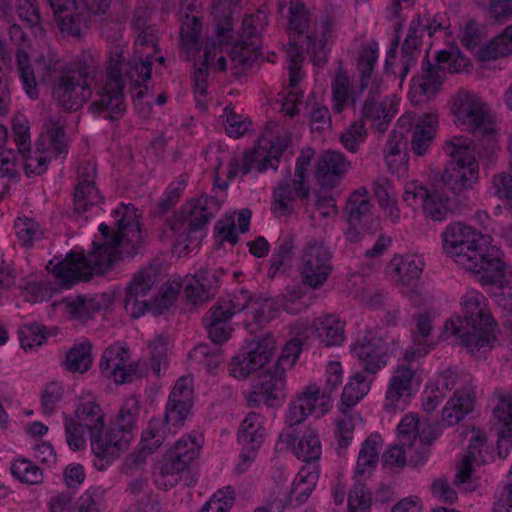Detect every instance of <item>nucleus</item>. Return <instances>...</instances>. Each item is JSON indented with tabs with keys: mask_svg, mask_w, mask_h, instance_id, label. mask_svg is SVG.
Listing matches in <instances>:
<instances>
[{
	"mask_svg": "<svg viewBox=\"0 0 512 512\" xmlns=\"http://www.w3.org/2000/svg\"><path fill=\"white\" fill-rule=\"evenodd\" d=\"M252 300L248 290L239 289L220 298L211 308L214 314L231 319L235 314L250 309Z\"/></svg>",
	"mask_w": 512,
	"mask_h": 512,
	"instance_id": "48",
	"label": "nucleus"
},
{
	"mask_svg": "<svg viewBox=\"0 0 512 512\" xmlns=\"http://www.w3.org/2000/svg\"><path fill=\"white\" fill-rule=\"evenodd\" d=\"M363 91L360 90V84L357 87L353 86L347 73L340 69L331 82L333 112L340 114L346 108L354 107Z\"/></svg>",
	"mask_w": 512,
	"mask_h": 512,
	"instance_id": "31",
	"label": "nucleus"
},
{
	"mask_svg": "<svg viewBox=\"0 0 512 512\" xmlns=\"http://www.w3.org/2000/svg\"><path fill=\"white\" fill-rule=\"evenodd\" d=\"M424 267L423 259L418 255L395 256L388 265L391 278L403 286H414Z\"/></svg>",
	"mask_w": 512,
	"mask_h": 512,
	"instance_id": "33",
	"label": "nucleus"
},
{
	"mask_svg": "<svg viewBox=\"0 0 512 512\" xmlns=\"http://www.w3.org/2000/svg\"><path fill=\"white\" fill-rule=\"evenodd\" d=\"M116 229L101 223L99 231L103 241L93 242V250L88 254H67L65 259L55 262L52 259L47 269L63 288H70L79 281H88L94 274H103L124 256L138 253L142 244L140 223L134 205L121 204L114 210Z\"/></svg>",
	"mask_w": 512,
	"mask_h": 512,
	"instance_id": "1",
	"label": "nucleus"
},
{
	"mask_svg": "<svg viewBox=\"0 0 512 512\" xmlns=\"http://www.w3.org/2000/svg\"><path fill=\"white\" fill-rule=\"evenodd\" d=\"M471 382L472 379L468 374L458 373L451 369L438 373L434 379L429 381L431 387L435 388L436 391H441L445 396L452 389L457 391L465 386H473Z\"/></svg>",
	"mask_w": 512,
	"mask_h": 512,
	"instance_id": "57",
	"label": "nucleus"
},
{
	"mask_svg": "<svg viewBox=\"0 0 512 512\" xmlns=\"http://www.w3.org/2000/svg\"><path fill=\"white\" fill-rule=\"evenodd\" d=\"M452 112L457 122L474 134L490 137L495 132L489 106L473 93H458L453 101Z\"/></svg>",
	"mask_w": 512,
	"mask_h": 512,
	"instance_id": "12",
	"label": "nucleus"
},
{
	"mask_svg": "<svg viewBox=\"0 0 512 512\" xmlns=\"http://www.w3.org/2000/svg\"><path fill=\"white\" fill-rule=\"evenodd\" d=\"M319 399V388L316 384L307 386L300 394L292 399L287 408L285 421L289 428L304 422L315 410Z\"/></svg>",
	"mask_w": 512,
	"mask_h": 512,
	"instance_id": "32",
	"label": "nucleus"
},
{
	"mask_svg": "<svg viewBox=\"0 0 512 512\" xmlns=\"http://www.w3.org/2000/svg\"><path fill=\"white\" fill-rule=\"evenodd\" d=\"M188 465L173 459L166 455L163 462L155 472V483L162 489H170L177 485L182 478V474Z\"/></svg>",
	"mask_w": 512,
	"mask_h": 512,
	"instance_id": "51",
	"label": "nucleus"
},
{
	"mask_svg": "<svg viewBox=\"0 0 512 512\" xmlns=\"http://www.w3.org/2000/svg\"><path fill=\"white\" fill-rule=\"evenodd\" d=\"M443 149L450 157L441 175L443 185L455 194L472 187L479 173L472 140L463 136L453 137L446 141Z\"/></svg>",
	"mask_w": 512,
	"mask_h": 512,
	"instance_id": "8",
	"label": "nucleus"
},
{
	"mask_svg": "<svg viewBox=\"0 0 512 512\" xmlns=\"http://www.w3.org/2000/svg\"><path fill=\"white\" fill-rule=\"evenodd\" d=\"M97 72L96 67L88 65L62 70L52 84L56 104L67 111L79 110L92 95Z\"/></svg>",
	"mask_w": 512,
	"mask_h": 512,
	"instance_id": "10",
	"label": "nucleus"
},
{
	"mask_svg": "<svg viewBox=\"0 0 512 512\" xmlns=\"http://www.w3.org/2000/svg\"><path fill=\"white\" fill-rule=\"evenodd\" d=\"M474 397L473 386L455 391L442 410V424L449 427L463 420L473 409Z\"/></svg>",
	"mask_w": 512,
	"mask_h": 512,
	"instance_id": "35",
	"label": "nucleus"
},
{
	"mask_svg": "<svg viewBox=\"0 0 512 512\" xmlns=\"http://www.w3.org/2000/svg\"><path fill=\"white\" fill-rule=\"evenodd\" d=\"M37 150L47 154L50 158H58L62 155L65 157L68 153V144L64 125L59 121H50L37 143Z\"/></svg>",
	"mask_w": 512,
	"mask_h": 512,
	"instance_id": "43",
	"label": "nucleus"
},
{
	"mask_svg": "<svg viewBox=\"0 0 512 512\" xmlns=\"http://www.w3.org/2000/svg\"><path fill=\"white\" fill-rule=\"evenodd\" d=\"M308 195L309 187L306 184L297 182L296 179L282 182L274 189L271 209L278 216L290 214L294 208V200L307 198Z\"/></svg>",
	"mask_w": 512,
	"mask_h": 512,
	"instance_id": "36",
	"label": "nucleus"
},
{
	"mask_svg": "<svg viewBox=\"0 0 512 512\" xmlns=\"http://www.w3.org/2000/svg\"><path fill=\"white\" fill-rule=\"evenodd\" d=\"M140 413V406L137 398L128 397L117 413L113 425L119 427V430L133 435L136 429Z\"/></svg>",
	"mask_w": 512,
	"mask_h": 512,
	"instance_id": "56",
	"label": "nucleus"
},
{
	"mask_svg": "<svg viewBox=\"0 0 512 512\" xmlns=\"http://www.w3.org/2000/svg\"><path fill=\"white\" fill-rule=\"evenodd\" d=\"M378 44L370 42L361 47L357 61V70L359 73L360 90L370 88L372 82V75L378 59Z\"/></svg>",
	"mask_w": 512,
	"mask_h": 512,
	"instance_id": "50",
	"label": "nucleus"
},
{
	"mask_svg": "<svg viewBox=\"0 0 512 512\" xmlns=\"http://www.w3.org/2000/svg\"><path fill=\"white\" fill-rule=\"evenodd\" d=\"M217 48L214 43L211 45L207 43L204 46L203 54L194 63V71L192 72V79L194 82L193 91L195 94V101L199 108L205 109V97L207 94V80L208 71L210 69H219L216 65Z\"/></svg>",
	"mask_w": 512,
	"mask_h": 512,
	"instance_id": "27",
	"label": "nucleus"
},
{
	"mask_svg": "<svg viewBox=\"0 0 512 512\" xmlns=\"http://www.w3.org/2000/svg\"><path fill=\"white\" fill-rule=\"evenodd\" d=\"M415 326L413 345L404 354V360L407 362L416 361L432 349V343L428 339L432 331V318L428 314H418L415 317Z\"/></svg>",
	"mask_w": 512,
	"mask_h": 512,
	"instance_id": "41",
	"label": "nucleus"
},
{
	"mask_svg": "<svg viewBox=\"0 0 512 512\" xmlns=\"http://www.w3.org/2000/svg\"><path fill=\"white\" fill-rule=\"evenodd\" d=\"M219 209L220 202L216 197L201 195L166 220L162 237L172 240L179 254L189 253L200 245L203 228Z\"/></svg>",
	"mask_w": 512,
	"mask_h": 512,
	"instance_id": "7",
	"label": "nucleus"
},
{
	"mask_svg": "<svg viewBox=\"0 0 512 512\" xmlns=\"http://www.w3.org/2000/svg\"><path fill=\"white\" fill-rule=\"evenodd\" d=\"M319 341L327 347L340 346L345 340V322L335 314H324L313 321Z\"/></svg>",
	"mask_w": 512,
	"mask_h": 512,
	"instance_id": "39",
	"label": "nucleus"
},
{
	"mask_svg": "<svg viewBox=\"0 0 512 512\" xmlns=\"http://www.w3.org/2000/svg\"><path fill=\"white\" fill-rule=\"evenodd\" d=\"M217 314H214L213 308H210L202 321L207 329L209 338L214 343H223L228 340L230 335V328L228 326L230 319Z\"/></svg>",
	"mask_w": 512,
	"mask_h": 512,
	"instance_id": "60",
	"label": "nucleus"
},
{
	"mask_svg": "<svg viewBox=\"0 0 512 512\" xmlns=\"http://www.w3.org/2000/svg\"><path fill=\"white\" fill-rule=\"evenodd\" d=\"M367 194L368 192L365 188H360L349 196L346 204L349 225L357 226L370 215L372 204Z\"/></svg>",
	"mask_w": 512,
	"mask_h": 512,
	"instance_id": "53",
	"label": "nucleus"
},
{
	"mask_svg": "<svg viewBox=\"0 0 512 512\" xmlns=\"http://www.w3.org/2000/svg\"><path fill=\"white\" fill-rule=\"evenodd\" d=\"M194 384L191 376L180 377L168 398L165 418L174 427L184 425L193 405Z\"/></svg>",
	"mask_w": 512,
	"mask_h": 512,
	"instance_id": "22",
	"label": "nucleus"
},
{
	"mask_svg": "<svg viewBox=\"0 0 512 512\" xmlns=\"http://www.w3.org/2000/svg\"><path fill=\"white\" fill-rule=\"evenodd\" d=\"M374 377L357 371L350 377L342 392V405L346 408L355 406L371 389Z\"/></svg>",
	"mask_w": 512,
	"mask_h": 512,
	"instance_id": "49",
	"label": "nucleus"
},
{
	"mask_svg": "<svg viewBox=\"0 0 512 512\" xmlns=\"http://www.w3.org/2000/svg\"><path fill=\"white\" fill-rule=\"evenodd\" d=\"M133 438V435L120 431L119 427L112 425L105 434L100 432L99 436L90 442V446L94 455L104 454L118 459L129 448Z\"/></svg>",
	"mask_w": 512,
	"mask_h": 512,
	"instance_id": "30",
	"label": "nucleus"
},
{
	"mask_svg": "<svg viewBox=\"0 0 512 512\" xmlns=\"http://www.w3.org/2000/svg\"><path fill=\"white\" fill-rule=\"evenodd\" d=\"M112 0H47L57 26L63 34L79 37L92 18L102 19Z\"/></svg>",
	"mask_w": 512,
	"mask_h": 512,
	"instance_id": "9",
	"label": "nucleus"
},
{
	"mask_svg": "<svg viewBox=\"0 0 512 512\" xmlns=\"http://www.w3.org/2000/svg\"><path fill=\"white\" fill-rule=\"evenodd\" d=\"M285 149L286 144L282 141L262 139L253 150L246 151L242 158L232 159L229 162L227 176L229 179H233L239 174L245 176L252 168L261 173L269 168L277 169Z\"/></svg>",
	"mask_w": 512,
	"mask_h": 512,
	"instance_id": "14",
	"label": "nucleus"
},
{
	"mask_svg": "<svg viewBox=\"0 0 512 512\" xmlns=\"http://www.w3.org/2000/svg\"><path fill=\"white\" fill-rule=\"evenodd\" d=\"M279 443L286 448H292L294 455L305 462V465L318 464L322 454V445L318 430L307 427L300 437L285 430L279 435Z\"/></svg>",
	"mask_w": 512,
	"mask_h": 512,
	"instance_id": "24",
	"label": "nucleus"
},
{
	"mask_svg": "<svg viewBox=\"0 0 512 512\" xmlns=\"http://www.w3.org/2000/svg\"><path fill=\"white\" fill-rule=\"evenodd\" d=\"M65 368L70 372H86L92 365L91 344L88 341L75 344L66 354Z\"/></svg>",
	"mask_w": 512,
	"mask_h": 512,
	"instance_id": "55",
	"label": "nucleus"
},
{
	"mask_svg": "<svg viewBox=\"0 0 512 512\" xmlns=\"http://www.w3.org/2000/svg\"><path fill=\"white\" fill-rule=\"evenodd\" d=\"M444 252L464 269L483 273V281L500 283L503 261L490 239L463 222L448 224L441 234Z\"/></svg>",
	"mask_w": 512,
	"mask_h": 512,
	"instance_id": "4",
	"label": "nucleus"
},
{
	"mask_svg": "<svg viewBox=\"0 0 512 512\" xmlns=\"http://www.w3.org/2000/svg\"><path fill=\"white\" fill-rule=\"evenodd\" d=\"M351 168V161L340 151H325L317 161L316 179L323 186L335 187Z\"/></svg>",
	"mask_w": 512,
	"mask_h": 512,
	"instance_id": "26",
	"label": "nucleus"
},
{
	"mask_svg": "<svg viewBox=\"0 0 512 512\" xmlns=\"http://www.w3.org/2000/svg\"><path fill=\"white\" fill-rule=\"evenodd\" d=\"M102 199L103 197L95 184H76L73 195V209L76 213L82 214L88 210L89 206L101 203Z\"/></svg>",
	"mask_w": 512,
	"mask_h": 512,
	"instance_id": "58",
	"label": "nucleus"
},
{
	"mask_svg": "<svg viewBox=\"0 0 512 512\" xmlns=\"http://www.w3.org/2000/svg\"><path fill=\"white\" fill-rule=\"evenodd\" d=\"M494 398L493 427L498 435V454L505 458L512 448V393L497 391Z\"/></svg>",
	"mask_w": 512,
	"mask_h": 512,
	"instance_id": "23",
	"label": "nucleus"
},
{
	"mask_svg": "<svg viewBox=\"0 0 512 512\" xmlns=\"http://www.w3.org/2000/svg\"><path fill=\"white\" fill-rule=\"evenodd\" d=\"M421 21L412 20L409 24L408 33L401 47V59L399 78L404 80L411 68L417 63L422 43Z\"/></svg>",
	"mask_w": 512,
	"mask_h": 512,
	"instance_id": "37",
	"label": "nucleus"
},
{
	"mask_svg": "<svg viewBox=\"0 0 512 512\" xmlns=\"http://www.w3.org/2000/svg\"><path fill=\"white\" fill-rule=\"evenodd\" d=\"M320 476L319 464L304 465L297 473L289 492L291 504L299 505L306 501L315 489Z\"/></svg>",
	"mask_w": 512,
	"mask_h": 512,
	"instance_id": "40",
	"label": "nucleus"
},
{
	"mask_svg": "<svg viewBox=\"0 0 512 512\" xmlns=\"http://www.w3.org/2000/svg\"><path fill=\"white\" fill-rule=\"evenodd\" d=\"M381 448L382 438L379 434L370 435L362 443L355 468L356 483L353 487H355L357 484H362V477L370 475L376 468L379 461V453Z\"/></svg>",
	"mask_w": 512,
	"mask_h": 512,
	"instance_id": "42",
	"label": "nucleus"
},
{
	"mask_svg": "<svg viewBox=\"0 0 512 512\" xmlns=\"http://www.w3.org/2000/svg\"><path fill=\"white\" fill-rule=\"evenodd\" d=\"M133 438V435L120 431L119 427L112 425L105 434L100 432L99 436L90 442V446L94 455L104 454L118 459L129 448Z\"/></svg>",
	"mask_w": 512,
	"mask_h": 512,
	"instance_id": "29",
	"label": "nucleus"
},
{
	"mask_svg": "<svg viewBox=\"0 0 512 512\" xmlns=\"http://www.w3.org/2000/svg\"><path fill=\"white\" fill-rule=\"evenodd\" d=\"M295 236L291 233L282 234L276 242V247L270 258L267 275L274 279L279 273H284L290 267L294 257Z\"/></svg>",
	"mask_w": 512,
	"mask_h": 512,
	"instance_id": "47",
	"label": "nucleus"
},
{
	"mask_svg": "<svg viewBox=\"0 0 512 512\" xmlns=\"http://www.w3.org/2000/svg\"><path fill=\"white\" fill-rule=\"evenodd\" d=\"M380 99L379 85L372 82L369 88L367 98L362 104L358 120L372 122V129L378 133L383 134L389 127V124L396 113L393 103L382 102L378 104Z\"/></svg>",
	"mask_w": 512,
	"mask_h": 512,
	"instance_id": "25",
	"label": "nucleus"
},
{
	"mask_svg": "<svg viewBox=\"0 0 512 512\" xmlns=\"http://www.w3.org/2000/svg\"><path fill=\"white\" fill-rule=\"evenodd\" d=\"M332 253L323 241L311 239L302 248L299 274L302 283L312 289L320 288L332 273Z\"/></svg>",
	"mask_w": 512,
	"mask_h": 512,
	"instance_id": "13",
	"label": "nucleus"
},
{
	"mask_svg": "<svg viewBox=\"0 0 512 512\" xmlns=\"http://www.w3.org/2000/svg\"><path fill=\"white\" fill-rule=\"evenodd\" d=\"M133 438V435L120 431L119 427L112 425L105 434L100 432L99 436L90 442V446L94 455L104 454L118 459L129 448Z\"/></svg>",
	"mask_w": 512,
	"mask_h": 512,
	"instance_id": "28",
	"label": "nucleus"
},
{
	"mask_svg": "<svg viewBox=\"0 0 512 512\" xmlns=\"http://www.w3.org/2000/svg\"><path fill=\"white\" fill-rule=\"evenodd\" d=\"M342 147L349 153L356 154L368 139V130L362 120H354L344 127L338 136Z\"/></svg>",
	"mask_w": 512,
	"mask_h": 512,
	"instance_id": "52",
	"label": "nucleus"
},
{
	"mask_svg": "<svg viewBox=\"0 0 512 512\" xmlns=\"http://www.w3.org/2000/svg\"><path fill=\"white\" fill-rule=\"evenodd\" d=\"M474 397L473 386L455 391L442 410V424L449 427L463 420L473 409Z\"/></svg>",
	"mask_w": 512,
	"mask_h": 512,
	"instance_id": "34",
	"label": "nucleus"
},
{
	"mask_svg": "<svg viewBox=\"0 0 512 512\" xmlns=\"http://www.w3.org/2000/svg\"><path fill=\"white\" fill-rule=\"evenodd\" d=\"M16 65L18 76L21 80L25 93L31 99H37L39 97V90L37 87L36 76L28 54L25 51L20 49L17 50Z\"/></svg>",
	"mask_w": 512,
	"mask_h": 512,
	"instance_id": "54",
	"label": "nucleus"
},
{
	"mask_svg": "<svg viewBox=\"0 0 512 512\" xmlns=\"http://www.w3.org/2000/svg\"><path fill=\"white\" fill-rule=\"evenodd\" d=\"M351 352L360 362L364 373L372 377L386 367L391 354L389 344L373 331L359 337L351 346Z\"/></svg>",
	"mask_w": 512,
	"mask_h": 512,
	"instance_id": "15",
	"label": "nucleus"
},
{
	"mask_svg": "<svg viewBox=\"0 0 512 512\" xmlns=\"http://www.w3.org/2000/svg\"><path fill=\"white\" fill-rule=\"evenodd\" d=\"M265 418L256 412H250L241 421L237 432L238 442L241 444L240 461L236 466L238 473H244L255 460L257 450L267 435Z\"/></svg>",
	"mask_w": 512,
	"mask_h": 512,
	"instance_id": "16",
	"label": "nucleus"
},
{
	"mask_svg": "<svg viewBox=\"0 0 512 512\" xmlns=\"http://www.w3.org/2000/svg\"><path fill=\"white\" fill-rule=\"evenodd\" d=\"M73 419L89 432L90 442L98 437L100 432H103L105 426V415L101 407L94 401L79 403Z\"/></svg>",
	"mask_w": 512,
	"mask_h": 512,
	"instance_id": "46",
	"label": "nucleus"
},
{
	"mask_svg": "<svg viewBox=\"0 0 512 512\" xmlns=\"http://www.w3.org/2000/svg\"><path fill=\"white\" fill-rule=\"evenodd\" d=\"M137 366V363L130 362L129 350L123 344L108 347L100 360L102 374L106 378H112L117 384L131 382L136 374Z\"/></svg>",
	"mask_w": 512,
	"mask_h": 512,
	"instance_id": "21",
	"label": "nucleus"
},
{
	"mask_svg": "<svg viewBox=\"0 0 512 512\" xmlns=\"http://www.w3.org/2000/svg\"><path fill=\"white\" fill-rule=\"evenodd\" d=\"M202 21L195 15H185L181 21L180 38L181 51L186 55V60L195 58V61L203 54L199 39L202 32Z\"/></svg>",
	"mask_w": 512,
	"mask_h": 512,
	"instance_id": "44",
	"label": "nucleus"
},
{
	"mask_svg": "<svg viewBox=\"0 0 512 512\" xmlns=\"http://www.w3.org/2000/svg\"><path fill=\"white\" fill-rule=\"evenodd\" d=\"M277 302L279 307L281 306L287 313L292 315L305 311L309 306L306 296L296 286L286 287L281 296L277 298Z\"/></svg>",
	"mask_w": 512,
	"mask_h": 512,
	"instance_id": "63",
	"label": "nucleus"
},
{
	"mask_svg": "<svg viewBox=\"0 0 512 512\" xmlns=\"http://www.w3.org/2000/svg\"><path fill=\"white\" fill-rule=\"evenodd\" d=\"M401 363L392 371L385 392L383 408L388 413L405 410L413 396L415 370L412 362Z\"/></svg>",
	"mask_w": 512,
	"mask_h": 512,
	"instance_id": "17",
	"label": "nucleus"
},
{
	"mask_svg": "<svg viewBox=\"0 0 512 512\" xmlns=\"http://www.w3.org/2000/svg\"><path fill=\"white\" fill-rule=\"evenodd\" d=\"M285 372L282 367L273 365L263 370L252 385L251 392L247 395L249 406H257L264 403L273 407L281 403L285 397Z\"/></svg>",
	"mask_w": 512,
	"mask_h": 512,
	"instance_id": "18",
	"label": "nucleus"
},
{
	"mask_svg": "<svg viewBox=\"0 0 512 512\" xmlns=\"http://www.w3.org/2000/svg\"><path fill=\"white\" fill-rule=\"evenodd\" d=\"M219 287V279L210 270H200L185 285L187 299L194 304L213 297Z\"/></svg>",
	"mask_w": 512,
	"mask_h": 512,
	"instance_id": "38",
	"label": "nucleus"
},
{
	"mask_svg": "<svg viewBox=\"0 0 512 512\" xmlns=\"http://www.w3.org/2000/svg\"><path fill=\"white\" fill-rule=\"evenodd\" d=\"M70 314L79 319L90 318L103 308V300L98 296H78L67 304Z\"/></svg>",
	"mask_w": 512,
	"mask_h": 512,
	"instance_id": "64",
	"label": "nucleus"
},
{
	"mask_svg": "<svg viewBox=\"0 0 512 512\" xmlns=\"http://www.w3.org/2000/svg\"><path fill=\"white\" fill-rule=\"evenodd\" d=\"M485 301L482 293L468 290L460 301L462 316L447 320L444 326L448 336L456 335L471 352L489 346L496 339V322Z\"/></svg>",
	"mask_w": 512,
	"mask_h": 512,
	"instance_id": "6",
	"label": "nucleus"
},
{
	"mask_svg": "<svg viewBox=\"0 0 512 512\" xmlns=\"http://www.w3.org/2000/svg\"><path fill=\"white\" fill-rule=\"evenodd\" d=\"M156 30L147 26L141 29L135 41V53L138 55L127 64V70L122 76L123 50L119 46L110 51L109 67L105 80L97 87V99L90 109L104 118L110 120L119 119L125 112L123 89L125 80H128L137 89V98L142 99L147 92L146 82L152 74V53L157 51Z\"/></svg>",
	"mask_w": 512,
	"mask_h": 512,
	"instance_id": "2",
	"label": "nucleus"
},
{
	"mask_svg": "<svg viewBox=\"0 0 512 512\" xmlns=\"http://www.w3.org/2000/svg\"><path fill=\"white\" fill-rule=\"evenodd\" d=\"M155 280L156 275L151 270H142L133 275L124 299V308L132 318H139L150 309V294Z\"/></svg>",
	"mask_w": 512,
	"mask_h": 512,
	"instance_id": "20",
	"label": "nucleus"
},
{
	"mask_svg": "<svg viewBox=\"0 0 512 512\" xmlns=\"http://www.w3.org/2000/svg\"><path fill=\"white\" fill-rule=\"evenodd\" d=\"M425 216L433 221H443L449 213L448 197L438 190H430L423 206Z\"/></svg>",
	"mask_w": 512,
	"mask_h": 512,
	"instance_id": "61",
	"label": "nucleus"
},
{
	"mask_svg": "<svg viewBox=\"0 0 512 512\" xmlns=\"http://www.w3.org/2000/svg\"><path fill=\"white\" fill-rule=\"evenodd\" d=\"M233 0H228L216 21V34L219 41L207 39L205 45L215 44L217 48L216 67L219 71L227 69V58L229 56L231 69L239 71L251 66L254 52L259 48L260 31L268 24V18L264 11L258 10L255 14L249 15L243 19L240 38L233 41V29L231 20V6Z\"/></svg>",
	"mask_w": 512,
	"mask_h": 512,
	"instance_id": "5",
	"label": "nucleus"
},
{
	"mask_svg": "<svg viewBox=\"0 0 512 512\" xmlns=\"http://www.w3.org/2000/svg\"><path fill=\"white\" fill-rule=\"evenodd\" d=\"M200 447V443L196 437L185 435L175 442L173 448L169 450L167 455L188 465L199 455Z\"/></svg>",
	"mask_w": 512,
	"mask_h": 512,
	"instance_id": "62",
	"label": "nucleus"
},
{
	"mask_svg": "<svg viewBox=\"0 0 512 512\" xmlns=\"http://www.w3.org/2000/svg\"><path fill=\"white\" fill-rule=\"evenodd\" d=\"M512 54V25L491 40L481 51L484 60L496 59Z\"/></svg>",
	"mask_w": 512,
	"mask_h": 512,
	"instance_id": "59",
	"label": "nucleus"
},
{
	"mask_svg": "<svg viewBox=\"0 0 512 512\" xmlns=\"http://www.w3.org/2000/svg\"><path fill=\"white\" fill-rule=\"evenodd\" d=\"M180 427H174L168 424L166 418H152L147 427L142 431L141 445L142 449L154 453L171 436L174 435Z\"/></svg>",
	"mask_w": 512,
	"mask_h": 512,
	"instance_id": "45",
	"label": "nucleus"
},
{
	"mask_svg": "<svg viewBox=\"0 0 512 512\" xmlns=\"http://www.w3.org/2000/svg\"><path fill=\"white\" fill-rule=\"evenodd\" d=\"M438 117L429 113L416 117L411 113L403 115L398 120V125L405 132L411 134V151L417 156L427 154L430 145L435 137Z\"/></svg>",
	"mask_w": 512,
	"mask_h": 512,
	"instance_id": "19",
	"label": "nucleus"
},
{
	"mask_svg": "<svg viewBox=\"0 0 512 512\" xmlns=\"http://www.w3.org/2000/svg\"><path fill=\"white\" fill-rule=\"evenodd\" d=\"M278 12L288 21L289 58L288 87L290 91L285 97L283 109L286 114L293 116L297 113L301 91L298 89L303 79L302 63L304 53L310 54V59L316 66H323L328 60V32L327 24L322 23L318 28L311 29V15L302 0H277Z\"/></svg>",
	"mask_w": 512,
	"mask_h": 512,
	"instance_id": "3",
	"label": "nucleus"
},
{
	"mask_svg": "<svg viewBox=\"0 0 512 512\" xmlns=\"http://www.w3.org/2000/svg\"><path fill=\"white\" fill-rule=\"evenodd\" d=\"M465 61L458 51H439L435 64H431L429 60L423 61L422 73L412 78L408 96L418 103L422 96L430 98L435 95L445 78L446 71L458 72L465 66Z\"/></svg>",
	"mask_w": 512,
	"mask_h": 512,
	"instance_id": "11",
	"label": "nucleus"
}]
</instances>
